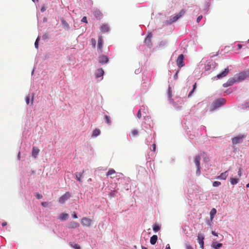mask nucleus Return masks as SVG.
Returning <instances> with one entry per match:
<instances>
[{"label": "nucleus", "mask_w": 249, "mask_h": 249, "mask_svg": "<svg viewBox=\"0 0 249 249\" xmlns=\"http://www.w3.org/2000/svg\"><path fill=\"white\" fill-rule=\"evenodd\" d=\"M225 99L222 98H219L217 100L214 101L212 105L211 110H213L215 109L222 106L225 103Z\"/></svg>", "instance_id": "obj_1"}, {"label": "nucleus", "mask_w": 249, "mask_h": 249, "mask_svg": "<svg viewBox=\"0 0 249 249\" xmlns=\"http://www.w3.org/2000/svg\"><path fill=\"white\" fill-rule=\"evenodd\" d=\"M247 77H249V71H243L239 73L236 77H235L236 82H239L240 81L243 80Z\"/></svg>", "instance_id": "obj_2"}, {"label": "nucleus", "mask_w": 249, "mask_h": 249, "mask_svg": "<svg viewBox=\"0 0 249 249\" xmlns=\"http://www.w3.org/2000/svg\"><path fill=\"white\" fill-rule=\"evenodd\" d=\"M246 137L245 135H239L236 137H235L232 139V143L233 144H237L241 143L243 142V140Z\"/></svg>", "instance_id": "obj_3"}, {"label": "nucleus", "mask_w": 249, "mask_h": 249, "mask_svg": "<svg viewBox=\"0 0 249 249\" xmlns=\"http://www.w3.org/2000/svg\"><path fill=\"white\" fill-rule=\"evenodd\" d=\"M201 160V158L199 156H196L195 158V163L197 167V170L196 172V174L197 175H199L200 174V161Z\"/></svg>", "instance_id": "obj_4"}, {"label": "nucleus", "mask_w": 249, "mask_h": 249, "mask_svg": "<svg viewBox=\"0 0 249 249\" xmlns=\"http://www.w3.org/2000/svg\"><path fill=\"white\" fill-rule=\"evenodd\" d=\"M71 196V195L70 192H67L63 195H62L59 198V202L63 204L67 200H68Z\"/></svg>", "instance_id": "obj_5"}, {"label": "nucleus", "mask_w": 249, "mask_h": 249, "mask_svg": "<svg viewBox=\"0 0 249 249\" xmlns=\"http://www.w3.org/2000/svg\"><path fill=\"white\" fill-rule=\"evenodd\" d=\"M184 60V55L182 54H180L176 61L177 65L179 68H181L184 66V63L183 62Z\"/></svg>", "instance_id": "obj_6"}, {"label": "nucleus", "mask_w": 249, "mask_h": 249, "mask_svg": "<svg viewBox=\"0 0 249 249\" xmlns=\"http://www.w3.org/2000/svg\"><path fill=\"white\" fill-rule=\"evenodd\" d=\"M92 223V220L87 217H84L81 219V224L83 226L89 227Z\"/></svg>", "instance_id": "obj_7"}, {"label": "nucleus", "mask_w": 249, "mask_h": 249, "mask_svg": "<svg viewBox=\"0 0 249 249\" xmlns=\"http://www.w3.org/2000/svg\"><path fill=\"white\" fill-rule=\"evenodd\" d=\"M108 61V58L106 55H101L99 57V62L102 64H104L107 63Z\"/></svg>", "instance_id": "obj_8"}, {"label": "nucleus", "mask_w": 249, "mask_h": 249, "mask_svg": "<svg viewBox=\"0 0 249 249\" xmlns=\"http://www.w3.org/2000/svg\"><path fill=\"white\" fill-rule=\"evenodd\" d=\"M236 82L235 78H231L227 81L226 83H224L223 86L224 87H228L233 85Z\"/></svg>", "instance_id": "obj_9"}, {"label": "nucleus", "mask_w": 249, "mask_h": 249, "mask_svg": "<svg viewBox=\"0 0 249 249\" xmlns=\"http://www.w3.org/2000/svg\"><path fill=\"white\" fill-rule=\"evenodd\" d=\"M204 239V236L203 234H198V235L197 236L198 242V243L199 244L200 247L202 249H204V241H203Z\"/></svg>", "instance_id": "obj_10"}, {"label": "nucleus", "mask_w": 249, "mask_h": 249, "mask_svg": "<svg viewBox=\"0 0 249 249\" xmlns=\"http://www.w3.org/2000/svg\"><path fill=\"white\" fill-rule=\"evenodd\" d=\"M103 37L102 36H99L98 37V44H97V48L98 50H100V52H102V48L103 45Z\"/></svg>", "instance_id": "obj_11"}, {"label": "nucleus", "mask_w": 249, "mask_h": 249, "mask_svg": "<svg viewBox=\"0 0 249 249\" xmlns=\"http://www.w3.org/2000/svg\"><path fill=\"white\" fill-rule=\"evenodd\" d=\"M229 70L228 68H226L223 71L217 75L216 77L218 79H221L226 77L229 73Z\"/></svg>", "instance_id": "obj_12"}, {"label": "nucleus", "mask_w": 249, "mask_h": 249, "mask_svg": "<svg viewBox=\"0 0 249 249\" xmlns=\"http://www.w3.org/2000/svg\"><path fill=\"white\" fill-rule=\"evenodd\" d=\"M179 18V16H178L177 15L176 16H174L172 18H170L169 20H167L165 21V24L166 25H170L174 22L177 21L178 18Z\"/></svg>", "instance_id": "obj_13"}, {"label": "nucleus", "mask_w": 249, "mask_h": 249, "mask_svg": "<svg viewBox=\"0 0 249 249\" xmlns=\"http://www.w3.org/2000/svg\"><path fill=\"white\" fill-rule=\"evenodd\" d=\"M39 152V149H38V147L35 146H34L33 147L32 155L34 158H36L37 157V156Z\"/></svg>", "instance_id": "obj_14"}, {"label": "nucleus", "mask_w": 249, "mask_h": 249, "mask_svg": "<svg viewBox=\"0 0 249 249\" xmlns=\"http://www.w3.org/2000/svg\"><path fill=\"white\" fill-rule=\"evenodd\" d=\"M228 171H226L225 172L222 173L220 176H218L216 177V178L225 180L228 176Z\"/></svg>", "instance_id": "obj_15"}, {"label": "nucleus", "mask_w": 249, "mask_h": 249, "mask_svg": "<svg viewBox=\"0 0 249 249\" xmlns=\"http://www.w3.org/2000/svg\"><path fill=\"white\" fill-rule=\"evenodd\" d=\"M79 226V224L75 221H71L70 223L68 226L69 229H75Z\"/></svg>", "instance_id": "obj_16"}, {"label": "nucleus", "mask_w": 249, "mask_h": 249, "mask_svg": "<svg viewBox=\"0 0 249 249\" xmlns=\"http://www.w3.org/2000/svg\"><path fill=\"white\" fill-rule=\"evenodd\" d=\"M152 38V35L151 34L148 35L145 39V40H144L145 43L148 46L150 45L151 44Z\"/></svg>", "instance_id": "obj_17"}, {"label": "nucleus", "mask_w": 249, "mask_h": 249, "mask_svg": "<svg viewBox=\"0 0 249 249\" xmlns=\"http://www.w3.org/2000/svg\"><path fill=\"white\" fill-rule=\"evenodd\" d=\"M104 73V71L102 68L98 69L96 71V73H95L96 77L97 78L100 77L103 75Z\"/></svg>", "instance_id": "obj_18"}, {"label": "nucleus", "mask_w": 249, "mask_h": 249, "mask_svg": "<svg viewBox=\"0 0 249 249\" xmlns=\"http://www.w3.org/2000/svg\"><path fill=\"white\" fill-rule=\"evenodd\" d=\"M109 30V27L107 25V24H103L101 26V31L103 32V33L108 32Z\"/></svg>", "instance_id": "obj_19"}, {"label": "nucleus", "mask_w": 249, "mask_h": 249, "mask_svg": "<svg viewBox=\"0 0 249 249\" xmlns=\"http://www.w3.org/2000/svg\"><path fill=\"white\" fill-rule=\"evenodd\" d=\"M158 240V236L156 235H153L150 240V242L152 245H155Z\"/></svg>", "instance_id": "obj_20"}, {"label": "nucleus", "mask_w": 249, "mask_h": 249, "mask_svg": "<svg viewBox=\"0 0 249 249\" xmlns=\"http://www.w3.org/2000/svg\"><path fill=\"white\" fill-rule=\"evenodd\" d=\"M216 213V210L215 208H213L210 212V219L212 221Z\"/></svg>", "instance_id": "obj_21"}, {"label": "nucleus", "mask_w": 249, "mask_h": 249, "mask_svg": "<svg viewBox=\"0 0 249 249\" xmlns=\"http://www.w3.org/2000/svg\"><path fill=\"white\" fill-rule=\"evenodd\" d=\"M222 246V244L217 243V242H213L212 245V247L214 249H219Z\"/></svg>", "instance_id": "obj_22"}, {"label": "nucleus", "mask_w": 249, "mask_h": 249, "mask_svg": "<svg viewBox=\"0 0 249 249\" xmlns=\"http://www.w3.org/2000/svg\"><path fill=\"white\" fill-rule=\"evenodd\" d=\"M139 131L137 129H133L129 133V136L131 137H135L138 135Z\"/></svg>", "instance_id": "obj_23"}, {"label": "nucleus", "mask_w": 249, "mask_h": 249, "mask_svg": "<svg viewBox=\"0 0 249 249\" xmlns=\"http://www.w3.org/2000/svg\"><path fill=\"white\" fill-rule=\"evenodd\" d=\"M94 16L98 19H100L103 17V14L100 11H97L95 12Z\"/></svg>", "instance_id": "obj_24"}, {"label": "nucleus", "mask_w": 249, "mask_h": 249, "mask_svg": "<svg viewBox=\"0 0 249 249\" xmlns=\"http://www.w3.org/2000/svg\"><path fill=\"white\" fill-rule=\"evenodd\" d=\"M116 173V171L113 169H110L107 173V176H110L111 178H113L114 177H112L111 176L114 175Z\"/></svg>", "instance_id": "obj_25"}, {"label": "nucleus", "mask_w": 249, "mask_h": 249, "mask_svg": "<svg viewBox=\"0 0 249 249\" xmlns=\"http://www.w3.org/2000/svg\"><path fill=\"white\" fill-rule=\"evenodd\" d=\"M101 131L99 129L96 128L95 129L92 134V136L93 137H97L100 135Z\"/></svg>", "instance_id": "obj_26"}, {"label": "nucleus", "mask_w": 249, "mask_h": 249, "mask_svg": "<svg viewBox=\"0 0 249 249\" xmlns=\"http://www.w3.org/2000/svg\"><path fill=\"white\" fill-rule=\"evenodd\" d=\"M68 217L69 214L68 213H62L60 214L59 219L61 220H65L68 218Z\"/></svg>", "instance_id": "obj_27"}, {"label": "nucleus", "mask_w": 249, "mask_h": 249, "mask_svg": "<svg viewBox=\"0 0 249 249\" xmlns=\"http://www.w3.org/2000/svg\"><path fill=\"white\" fill-rule=\"evenodd\" d=\"M239 181V178H231L230 182L232 185L236 184Z\"/></svg>", "instance_id": "obj_28"}, {"label": "nucleus", "mask_w": 249, "mask_h": 249, "mask_svg": "<svg viewBox=\"0 0 249 249\" xmlns=\"http://www.w3.org/2000/svg\"><path fill=\"white\" fill-rule=\"evenodd\" d=\"M83 172H84V171H83L82 173H76V179L79 182H81V178L82 176V174H83Z\"/></svg>", "instance_id": "obj_29"}, {"label": "nucleus", "mask_w": 249, "mask_h": 249, "mask_svg": "<svg viewBox=\"0 0 249 249\" xmlns=\"http://www.w3.org/2000/svg\"><path fill=\"white\" fill-rule=\"evenodd\" d=\"M105 118L106 122L107 124L110 125L111 122L110 117L107 115H105Z\"/></svg>", "instance_id": "obj_30"}, {"label": "nucleus", "mask_w": 249, "mask_h": 249, "mask_svg": "<svg viewBox=\"0 0 249 249\" xmlns=\"http://www.w3.org/2000/svg\"><path fill=\"white\" fill-rule=\"evenodd\" d=\"M196 84L195 83L193 85V89L189 92L188 94V97H190L192 95L193 93L194 92V90H195L196 88Z\"/></svg>", "instance_id": "obj_31"}, {"label": "nucleus", "mask_w": 249, "mask_h": 249, "mask_svg": "<svg viewBox=\"0 0 249 249\" xmlns=\"http://www.w3.org/2000/svg\"><path fill=\"white\" fill-rule=\"evenodd\" d=\"M153 230L155 232H157L160 230V227L159 225L155 224L153 226Z\"/></svg>", "instance_id": "obj_32"}, {"label": "nucleus", "mask_w": 249, "mask_h": 249, "mask_svg": "<svg viewBox=\"0 0 249 249\" xmlns=\"http://www.w3.org/2000/svg\"><path fill=\"white\" fill-rule=\"evenodd\" d=\"M91 45L92 46V47L93 48H95V47H96V40L94 38H91Z\"/></svg>", "instance_id": "obj_33"}, {"label": "nucleus", "mask_w": 249, "mask_h": 249, "mask_svg": "<svg viewBox=\"0 0 249 249\" xmlns=\"http://www.w3.org/2000/svg\"><path fill=\"white\" fill-rule=\"evenodd\" d=\"M71 246L75 249H80V246L77 244H74L73 245L72 244H71Z\"/></svg>", "instance_id": "obj_34"}, {"label": "nucleus", "mask_w": 249, "mask_h": 249, "mask_svg": "<svg viewBox=\"0 0 249 249\" xmlns=\"http://www.w3.org/2000/svg\"><path fill=\"white\" fill-rule=\"evenodd\" d=\"M221 185V182L218 181H214L213 183V187H217Z\"/></svg>", "instance_id": "obj_35"}, {"label": "nucleus", "mask_w": 249, "mask_h": 249, "mask_svg": "<svg viewBox=\"0 0 249 249\" xmlns=\"http://www.w3.org/2000/svg\"><path fill=\"white\" fill-rule=\"evenodd\" d=\"M30 96L29 95H28V96H26V98H25V101H26V103L27 105H29V103H30Z\"/></svg>", "instance_id": "obj_36"}, {"label": "nucleus", "mask_w": 249, "mask_h": 249, "mask_svg": "<svg viewBox=\"0 0 249 249\" xmlns=\"http://www.w3.org/2000/svg\"><path fill=\"white\" fill-rule=\"evenodd\" d=\"M185 13V11L183 9L181 10L178 14V16H179V18H180L182 15H183Z\"/></svg>", "instance_id": "obj_37"}, {"label": "nucleus", "mask_w": 249, "mask_h": 249, "mask_svg": "<svg viewBox=\"0 0 249 249\" xmlns=\"http://www.w3.org/2000/svg\"><path fill=\"white\" fill-rule=\"evenodd\" d=\"M38 40H39V38L37 37L35 43V46L36 49H38Z\"/></svg>", "instance_id": "obj_38"}, {"label": "nucleus", "mask_w": 249, "mask_h": 249, "mask_svg": "<svg viewBox=\"0 0 249 249\" xmlns=\"http://www.w3.org/2000/svg\"><path fill=\"white\" fill-rule=\"evenodd\" d=\"M242 175V168H240L238 170V175L239 177H241Z\"/></svg>", "instance_id": "obj_39"}, {"label": "nucleus", "mask_w": 249, "mask_h": 249, "mask_svg": "<svg viewBox=\"0 0 249 249\" xmlns=\"http://www.w3.org/2000/svg\"><path fill=\"white\" fill-rule=\"evenodd\" d=\"M137 117L139 119H140L142 117V114H141V109H140L138 112V113H137Z\"/></svg>", "instance_id": "obj_40"}, {"label": "nucleus", "mask_w": 249, "mask_h": 249, "mask_svg": "<svg viewBox=\"0 0 249 249\" xmlns=\"http://www.w3.org/2000/svg\"><path fill=\"white\" fill-rule=\"evenodd\" d=\"M36 197L37 199H40L42 198V196L40 194H37L36 195Z\"/></svg>", "instance_id": "obj_41"}, {"label": "nucleus", "mask_w": 249, "mask_h": 249, "mask_svg": "<svg viewBox=\"0 0 249 249\" xmlns=\"http://www.w3.org/2000/svg\"><path fill=\"white\" fill-rule=\"evenodd\" d=\"M81 21L85 23H88L87 19L86 17H84L81 19Z\"/></svg>", "instance_id": "obj_42"}, {"label": "nucleus", "mask_w": 249, "mask_h": 249, "mask_svg": "<svg viewBox=\"0 0 249 249\" xmlns=\"http://www.w3.org/2000/svg\"><path fill=\"white\" fill-rule=\"evenodd\" d=\"M202 18V16L200 15L199 16H198L197 18V19H196V22L197 23L199 22L201 20V19Z\"/></svg>", "instance_id": "obj_43"}, {"label": "nucleus", "mask_w": 249, "mask_h": 249, "mask_svg": "<svg viewBox=\"0 0 249 249\" xmlns=\"http://www.w3.org/2000/svg\"><path fill=\"white\" fill-rule=\"evenodd\" d=\"M166 44V42L165 41H161L159 44L160 46H162L165 45Z\"/></svg>", "instance_id": "obj_44"}, {"label": "nucleus", "mask_w": 249, "mask_h": 249, "mask_svg": "<svg viewBox=\"0 0 249 249\" xmlns=\"http://www.w3.org/2000/svg\"><path fill=\"white\" fill-rule=\"evenodd\" d=\"M186 249H193V248L190 245L186 244Z\"/></svg>", "instance_id": "obj_45"}, {"label": "nucleus", "mask_w": 249, "mask_h": 249, "mask_svg": "<svg viewBox=\"0 0 249 249\" xmlns=\"http://www.w3.org/2000/svg\"><path fill=\"white\" fill-rule=\"evenodd\" d=\"M47 202H43L41 203V205L44 207H46L47 206Z\"/></svg>", "instance_id": "obj_46"}, {"label": "nucleus", "mask_w": 249, "mask_h": 249, "mask_svg": "<svg viewBox=\"0 0 249 249\" xmlns=\"http://www.w3.org/2000/svg\"><path fill=\"white\" fill-rule=\"evenodd\" d=\"M212 233L214 235V236H218V233L217 232H215V231H212Z\"/></svg>", "instance_id": "obj_47"}, {"label": "nucleus", "mask_w": 249, "mask_h": 249, "mask_svg": "<svg viewBox=\"0 0 249 249\" xmlns=\"http://www.w3.org/2000/svg\"><path fill=\"white\" fill-rule=\"evenodd\" d=\"M48 37V35L47 34H46L43 36V39H46Z\"/></svg>", "instance_id": "obj_48"}, {"label": "nucleus", "mask_w": 249, "mask_h": 249, "mask_svg": "<svg viewBox=\"0 0 249 249\" xmlns=\"http://www.w3.org/2000/svg\"><path fill=\"white\" fill-rule=\"evenodd\" d=\"M72 217L73 218H77V214L75 213H73L72 214Z\"/></svg>", "instance_id": "obj_49"}, {"label": "nucleus", "mask_w": 249, "mask_h": 249, "mask_svg": "<svg viewBox=\"0 0 249 249\" xmlns=\"http://www.w3.org/2000/svg\"><path fill=\"white\" fill-rule=\"evenodd\" d=\"M156 144L154 143L153 145H152V147H153V151H156Z\"/></svg>", "instance_id": "obj_50"}, {"label": "nucleus", "mask_w": 249, "mask_h": 249, "mask_svg": "<svg viewBox=\"0 0 249 249\" xmlns=\"http://www.w3.org/2000/svg\"><path fill=\"white\" fill-rule=\"evenodd\" d=\"M237 47L239 49H241L242 47V45L241 44H238L237 45Z\"/></svg>", "instance_id": "obj_51"}, {"label": "nucleus", "mask_w": 249, "mask_h": 249, "mask_svg": "<svg viewBox=\"0 0 249 249\" xmlns=\"http://www.w3.org/2000/svg\"><path fill=\"white\" fill-rule=\"evenodd\" d=\"M1 225H2V226L3 227L7 225V222H3L2 223Z\"/></svg>", "instance_id": "obj_52"}, {"label": "nucleus", "mask_w": 249, "mask_h": 249, "mask_svg": "<svg viewBox=\"0 0 249 249\" xmlns=\"http://www.w3.org/2000/svg\"><path fill=\"white\" fill-rule=\"evenodd\" d=\"M166 249H171L170 245L169 244H167L166 247Z\"/></svg>", "instance_id": "obj_53"}, {"label": "nucleus", "mask_w": 249, "mask_h": 249, "mask_svg": "<svg viewBox=\"0 0 249 249\" xmlns=\"http://www.w3.org/2000/svg\"><path fill=\"white\" fill-rule=\"evenodd\" d=\"M142 249H148L144 246H142Z\"/></svg>", "instance_id": "obj_54"}, {"label": "nucleus", "mask_w": 249, "mask_h": 249, "mask_svg": "<svg viewBox=\"0 0 249 249\" xmlns=\"http://www.w3.org/2000/svg\"><path fill=\"white\" fill-rule=\"evenodd\" d=\"M34 94L33 95V96H32V104H33V100H34Z\"/></svg>", "instance_id": "obj_55"}, {"label": "nucleus", "mask_w": 249, "mask_h": 249, "mask_svg": "<svg viewBox=\"0 0 249 249\" xmlns=\"http://www.w3.org/2000/svg\"><path fill=\"white\" fill-rule=\"evenodd\" d=\"M247 187H249V183L246 185Z\"/></svg>", "instance_id": "obj_56"}, {"label": "nucleus", "mask_w": 249, "mask_h": 249, "mask_svg": "<svg viewBox=\"0 0 249 249\" xmlns=\"http://www.w3.org/2000/svg\"><path fill=\"white\" fill-rule=\"evenodd\" d=\"M33 2H35L36 1H38V0H32Z\"/></svg>", "instance_id": "obj_57"}, {"label": "nucleus", "mask_w": 249, "mask_h": 249, "mask_svg": "<svg viewBox=\"0 0 249 249\" xmlns=\"http://www.w3.org/2000/svg\"><path fill=\"white\" fill-rule=\"evenodd\" d=\"M169 95L170 97L171 96V93H170V91L169 92Z\"/></svg>", "instance_id": "obj_58"}, {"label": "nucleus", "mask_w": 249, "mask_h": 249, "mask_svg": "<svg viewBox=\"0 0 249 249\" xmlns=\"http://www.w3.org/2000/svg\"><path fill=\"white\" fill-rule=\"evenodd\" d=\"M43 10H44V9H42H42H41V11L42 12H43Z\"/></svg>", "instance_id": "obj_59"}, {"label": "nucleus", "mask_w": 249, "mask_h": 249, "mask_svg": "<svg viewBox=\"0 0 249 249\" xmlns=\"http://www.w3.org/2000/svg\"><path fill=\"white\" fill-rule=\"evenodd\" d=\"M43 10H44V9H42H42H41V11L42 12H43Z\"/></svg>", "instance_id": "obj_60"}, {"label": "nucleus", "mask_w": 249, "mask_h": 249, "mask_svg": "<svg viewBox=\"0 0 249 249\" xmlns=\"http://www.w3.org/2000/svg\"><path fill=\"white\" fill-rule=\"evenodd\" d=\"M91 178H89V181H91Z\"/></svg>", "instance_id": "obj_61"}]
</instances>
